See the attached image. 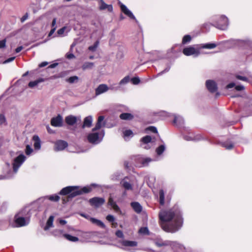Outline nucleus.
Returning <instances> with one entry per match:
<instances>
[{
  "mask_svg": "<svg viewBox=\"0 0 252 252\" xmlns=\"http://www.w3.org/2000/svg\"><path fill=\"white\" fill-rule=\"evenodd\" d=\"M116 235L119 238H123L124 236L123 233L121 230H117L116 232Z\"/></svg>",
  "mask_w": 252,
  "mask_h": 252,
  "instance_id": "obj_50",
  "label": "nucleus"
},
{
  "mask_svg": "<svg viewBox=\"0 0 252 252\" xmlns=\"http://www.w3.org/2000/svg\"><path fill=\"white\" fill-rule=\"evenodd\" d=\"M183 53L187 56H189L191 55H194L195 56H197L200 54V52L198 49H195L194 47L192 46H189L185 48L183 50Z\"/></svg>",
  "mask_w": 252,
  "mask_h": 252,
  "instance_id": "obj_7",
  "label": "nucleus"
},
{
  "mask_svg": "<svg viewBox=\"0 0 252 252\" xmlns=\"http://www.w3.org/2000/svg\"><path fill=\"white\" fill-rule=\"evenodd\" d=\"M217 46L215 43H206L202 46L203 48L205 49H213Z\"/></svg>",
  "mask_w": 252,
  "mask_h": 252,
  "instance_id": "obj_31",
  "label": "nucleus"
},
{
  "mask_svg": "<svg viewBox=\"0 0 252 252\" xmlns=\"http://www.w3.org/2000/svg\"><path fill=\"white\" fill-rule=\"evenodd\" d=\"M164 192L163 189H160L159 191V202L161 205H163L165 203Z\"/></svg>",
  "mask_w": 252,
  "mask_h": 252,
  "instance_id": "obj_26",
  "label": "nucleus"
},
{
  "mask_svg": "<svg viewBox=\"0 0 252 252\" xmlns=\"http://www.w3.org/2000/svg\"><path fill=\"white\" fill-rule=\"evenodd\" d=\"M235 85V84L234 83H230L226 86V89H231L234 87Z\"/></svg>",
  "mask_w": 252,
  "mask_h": 252,
  "instance_id": "obj_62",
  "label": "nucleus"
},
{
  "mask_svg": "<svg viewBox=\"0 0 252 252\" xmlns=\"http://www.w3.org/2000/svg\"><path fill=\"white\" fill-rule=\"evenodd\" d=\"M236 78L237 79H239V80H242V81H248V79L247 77H244V76H241V75H236Z\"/></svg>",
  "mask_w": 252,
  "mask_h": 252,
  "instance_id": "obj_48",
  "label": "nucleus"
},
{
  "mask_svg": "<svg viewBox=\"0 0 252 252\" xmlns=\"http://www.w3.org/2000/svg\"><path fill=\"white\" fill-rule=\"evenodd\" d=\"M105 202V200L102 197H93L89 200V202L91 205L98 207L102 205Z\"/></svg>",
  "mask_w": 252,
  "mask_h": 252,
  "instance_id": "obj_10",
  "label": "nucleus"
},
{
  "mask_svg": "<svg viewBox=\"0 0 252 252\" xmlns=\"http://www.w3.org/2000/svg\"><path fill=\"white\" fill-rule=\"evenodd\" d=\"M222 20L224 21V22H225V25L222 26L221 27H220L219 28V29H221V30H224L225 27H226V23L227 22V19L225 18H222Z\"/></svg>",
  "mask_w": 252,
  "mask_h": 252,
  "instance_id": "obj_61",
  "label": "nucleus"
},
{
  "mask_svg": "<svg viewBox=\"0 0 252 252\" xmlns=\"http://www.w3.org/2000/svg\"><path fill=\"white\" fill-rule=\"evenodd\" d=\"M108 90L107 86L105 84L99 85L95 89V94L96 95L100 94L106 92Z\"/></svg>",
  "mask_w": 252,
  "mask_h": 252,
  "instance_id": "obj_18",
  "label": "nucleus"
},
{
  "mask_svg": "<svg viewBox=\"0 0 252 252\" xmlns=\"http://www.w3.org/2000/svg\"><path fill=\"white\" fill-rule=\"evenodd\" d=\"M66 58H67L68 59H71L74 58L75 56L74 55V54H73L72 53H70V54H67L66 55Z\"/></svg>",
  "mask_w": 252,
  "mask_h": 252,
  "instance_id": "obj_60",
  "label": "nucleus"
},
{
  "mask_svg": "<svg viewBox=\"0 0 252 252\" xmlns=\"http://www.w3.org/2000/svg\"><path fill=\"white\" fill-rule=\"evenodd\" d=\"M119 117L123 120H131L133 119L134 116L132 114L129 113H123L120 114Z\"/></svg>",
  "mask_w": 252,
  "mask_h": 252,
  "instance_id": "obj_24",
  "label": "nucleus"
},
{
  "mask_svg": "<svg viewBox=\"0 0 252 252\" xmlns=\"http://www.w3.org/2000/svg\"><path fill=\"white\" fill-rule=\"evenodd\" d=\"M12 178V174H0V180L10 179Z\"/></svg>",
  "mask_w": 252,
  "mask_h": 252,
  "instance_id": "obj_34",
  "label": "nucleus"
},
{
  "mask_svg": "<svg viewBox=\"0 0 252 252\" xmlns=\"http://www.w3.org/2000/svg\"><path fill=\"white\" fill-rule=\"evenodd\" d=\"M174 246H177L175 252H198L190 247H185L179 243H174Z\"/></svg>",
  "mask_w": 252,
  "mask_h": 252,
  "instance_id": "obj_9",
  "label": "nucleus"
},
{
  "mask_svg": "<svg viewBox=\"0 0 252 252\" xmlns=\"http://www.w3.org/2000/svg\"><path fill=\"white\" fill-rule=\"evenodd\" d=\"M100 5L99 6V9L101 10H105L106 9L109 12L113 11V6L111 4H107L103 1V0H100Z\"/></svg>",
  "mask_w": 252,
  "mask_h": 252,
  "instance_id": "obj_17",
  "label": "nucleus"
},
{
  "mask_svg": "<svg viewBox=\"0 0 252 252\" xmlns=\"http://www.w3.org/2000/svg\"><path fill=\"white\" fill-rule=\"evenodd\" d=\"M147 130H149L153 133H158V130H157V128L153 126H149L147 128Z\"/></svg>",
  "mask_w": 252,
  "mask_h": 252,
  "instance_id": "obj_44",
  "label": "nucleus"
},
{
  "mask_svg": "<svg viewBox=\"0 0 252 252\" xmlns=\"http://www.w3.org/2000/svg\"><path fill=\"white\" fill-rule=\"evenodd\" d=\"M165 150V147L161 145L158 147L156 149V153L158 155H161Z\"/></svg>",
  "mask_w": 252,
  "mask_h": 252,
  "instance_id": "obj_32",
  "label": "nucleus"
},
{
  "mask_svg": "<svg viewBox=\"0 0 252 252\" xmlns=\"http://www.w3.org/2000/svg\"><path fill=\"white\" fill-rule=\"evenodd\" d=\"M32 140L34 142L33 146L35 150H39L41 148V141L39 136L37 135L33 136Z\"/></svg>",
  "mask_w": 252,
  "mask_h": 252,
  "instance_id": "obj_20",
  "label": "nucleus"
},
{
  "mask_svg": "<svg viewBox=\"0 0 252 252\" xmlns=\"http://www.w3.org/2000/svg\"><path fill=\"white\" fill-rule=\"evenodd\" d=\"M65 30V27H63L58 31V33L59 34H62L63 33Z\"/></svg>",
  "mask_w": 252,
  "mask_h": 252,
  "instance_id": "obj_63",
  "label": "nucleus"
},
{
  "mask_svg": "<svg viewBox=\"0 0 252 252\" xmlns=\"http://www.w3.org/2000/svg\"><path fill=\"white\" fill-rule=\"evenodd\" d=\"M63 236L67 240L71 242H76L78 241V238L77 237L73 236L69 234H64Z\"/></svg>",
  "mask_w": 252,
  "mask_h": 252,
  "instance_id": "obj_27",
  "label": "nucleus"
},
{
  "mask_svg": "<svg viewBox=\"0 0 252 252\" xmlns=\"http://www.w3.org/2000/svg\"><path fill=\"white\" fill-rule=\"evenodd\" d=\"M45 80H46V78H39L36 80L30 82L28 84V86L31 88H32L37 85L39 83L43 82Z\"/></svg>",
  "mask_w": 252,
  "mask_h": 252,
  "instance_id": "obj_23",
  "label": "nucleus"
},
{
  "mask_svg": "<svg viewBox=\"0 0 252 252\" xmlns=\"http://www.w3.org/2000/svg\"><path fill=\"white\" fill-rule=\"evenodd\" d=\"M120 7H121V11L125 14H126V15L128 16L131 19H135V16L133 15V14L132 13V12L127 9V8L126 7V6L125 5L122 4L121 5Z\"/></svg>",
  "mask_w": 252,
  "mask_h": 252,
  "instance_id": "obj_16",
  "label": "nucleus"
},
{
  "mask_svg": "<svg viewBox=\"0 0 252 252\" xmlns=\"http://www.w3.org/2000/svg\"><path fill=\"white\" fill-rule=\"evenodd\" d=\"M205 85L207 90L211 93H214L218 90L217 84L213 80H207Z\"/></svg>",
  "mask_w": 252,
  "mask_h": 252,
  "instance_id": "obj_8",
  "label": "nucleus"
},
{
  "mask_svg": "<svg viewBox=\"0 0 252 252\" xmlns=\"http://www.w3.org/2000/svg\"><path fill=\"white\" fill-rule=\"evenodd\" d=\"M159 223L166 232L174 233L182 226L183 218L180 207L175 205L172 208L162 209L158 213Z\"/></svg>",
  "mask_w": 252,
  "mask_h": 252,
  "instance_id": "obj_1",
  "label": "nucleus"
},
{
  "mask_svg": "<svg viewBox=\"0 0 252 252\" xmlns=\"http://www.w3.org/2000/svg\"><path fill=\"white\" fill-rule=\"evenodd\" d=\"M54 217L53 216H50L48 218L46 225L44 227L43 229L46 231L49 229L51 227L53 226V221Z\"/></svg>",
  "mask_w": 252,
  "mask_h": 252,
  "instance_id": "obj_21",
  "label": "nucleus"
},
{
  "mask_svg": "<svg viewBox=\"0 0 252 252\" xmlns=\"http://www.w3.org/2000/svg\"><path fill=\"white\" fill-rule=\"evenodd\" d=\"M65 123L69 126H73L77 122V118L76 116L70 115L65 118Z\"/></svg>",
  "mask_w": 252,
  "mask_h": 252,
  "instance_id": "obj_14",
  "label": "nucleus"
},
{
  "mask_svg": "<svg viewBox=\"0 0 252 252\" xmlns=\"http://www.w3.org/2000/svg\"><path fill=\"white\" fill-rule=\"evenodd\" d=\"M33 152L32 149L29 145H27L26 147L25 153L27 155H30Z\"/></svg>",
  "mask_w": 252,
  "mask_h": 252,
  "instance_id": "obj_36",
  "label": "nucleus"
},
{
  "mask_svg": "<svg viewBox=\"0 0 252 252\" xmlns=\"http://www.w3.org/2000/svg\"><path fill=\"white\" fill-rule=\"evenodd\" d=\"M93 118L91 116H89L84 118L83 125L82 126V128L85 127H91L92 125Z\"/></svg>",
  "mask_w": 252,
  "mask_h": 252,
  "instance_id": "obj_15",
  "label": "nucleus"
},
{
  "mask_svg": "<svg viewBox=\"0 0 252 252\" xmlns=\"http://www.w3.org/2000/svg\"><path fill=\"white\" fill-rule=\"evenodd\" d=\"M129 77L126 76L124 77L121 81H120V84L127 83L129 81Z\"/></svg>",
  "mask_w": 252,
  "mask_h": 252,
  "instance_id": "obj_47",
  "label": "nucleus"
},
{
  "mask_svg": "<svg viewBox=\"0 0 252 252\" xmlns=\"http://www.w3.org/2000/svg\"><path fill=\"white\" fill-rule=\"evenodd\" d=\"M151 161V159L150 158H146L142 159V163L144 166V165H147Z\"/></svg>",
  "mask_w": 252,
  "mask_h": 252,
  "instance_id": "obj_45",
  "label": "nucleus"
},
{
  "mask_svg": "<svg viewBox=\"0 0 252 252\" xmlns=\"http://www.w3.org/2000/svg\"><path fill=\"white\" fill-rule=\"evenodd\" d=\"M62 77V76L61 75H54L50 76L49 78L46 79V80H48V79L53 80V79H55L59 78H61Z\"/></svg>",
  "mask_w": 252,
  "mask_h": 252,
  "instance_id": "obj_51",
  "label": "nucleus"
},
{
  "mask_svg": "<svg viewBox=\"0 0 252 252\" xmlns=\"http://www.w3.org/2000/svg\"><path fill=\"white\" fill-rule=\"evenodd\" d=\"M15 57L9 58L7 59V60H6L5 61H4L3 63H6L11 62L13 61L15 59Z\"/></svg>",
  "mask_w": 252,
  "mask_h": 252,
  "instance_id": "obj_57",
  "label": "nucleus"
},
{
  "mask_svg": "<svg viewBox=\"0 0 252 252\" xmlns=\"http://www.w3.org/2000/svg\"><path fill=\"white\" fill-rule=\"evenodd\" d=\"M63 233V230H56L53 232V234L55 235H59Z\"/></svg>",
  "mask_w": 252,
  "mask_h": 252,
  "instance_id": "obj_55",
  "label": "nucleus"
},
{
  "mask_svg": "<svg viewBox=\"0 0 252 252\" xmlns=\"http://www.w3.org/2000/svg\"><path fill=\"white\" fill-rule=\"evenodd\" d=\"M124 134L125 136L128 137V136L133 135V132L132 131V130H131L130 129L126 130L124 132Z\"/></svg>",
  "mask_w": 252,
  "mask_h": 252,
  "instance_id": "obj_41",
  "label": "nucleus"
},
{
  "mask_svg": "<svg viewBox=\"0 0 252 252\" xmlns=\"http://www.w3.org/2000/svg\"><path fill=\"white\" fill-rule=\"evenodd\" d=\"M97 46V42H96L93 46H91L89 47V49L90 51H94L95 48Z\"/></svg>",
  "mask_w": 252,
  "mask_h": 252,
  "instance_id": "obj_53",
  "label": "nucleus"
},
{
  "mask_svg": "<svg viewBox=\"0 0 252 252\" xmlns=\"http://www.w3.org/2000/svg\"><path fill=\"white\" fill-rule=\"evenodd\" d=\"M104 119V116H100L98 117L97 123L95 126L92 129V131L94 132L95 131L100 129L101 127V123Z\"/></svg>",
  "mask_w": 252,
  "mask_h": 252,
  "instance_id": "obj_22",
  "label": "nucleus"
},
{
  "mask_svg": "<svg viewBox=\"0 0 252 252\" xmlns=\"http://www.w3.org/2000/svg\"><path fill=\"white\" fill-rule=\"evenodd\" d=\"M63 118L60 115L53 117L51 120V125L55 127H61L63 126Z\"/></svg>",
  "mask_w": 252,
  "mask_h": 252,
  "instance_id": "obj_11",
  "label": "nucleus"
},
{
  "mask_svg": "<svg viewBox=\"0 0 252 252\" xmlns=\"http://www.w3.org/2000/svg\"><path fill=\"white\" fill-rule=\"evenodd\" d=\"M55 146L56 151H62L68 146V143L64 140H59L55 142Z\"/></svg>",
  "mask_w": 252,
  "mask_h": 252,
  "instance_id": "obj_12",
  "label": "nucleus"
},
{
  "mask_svg": "<svg viewBox=\"0 0 252 252\" xmlns=\"http://www.w3.org/2000/svg\"><path fill=\"white\" fill-rule=\"evenodd\" d=\"M103 136H101V134L98 132L90 133L87 136V139L89 143L97 144L101 141Z\"/></svg>",
  "mask_w": 252,
  "mask_h": 252,
  "instance_id": "obj_5",
  "label": "nucleus"
},
{
  "mask_svg": "<svg viewBox=\"0 0 252 252\" xmlns=\"http://www.w3.org/2000/svg\"><path fill=\"white\" fill-rule=\"evenodd\" d=\"M96 224L102 228H104L105 227V225L104 223L100 220H98Z\"/></svg>",
  "mask_w": 252,
  "mask_h": 252,
  "instance_id": "obj_49",
  "label": "nucleus"
},
{
  "mask_svg": "<svg viewBox=\"0 0 252 252\" xmlns=\"http://www.w3.org/2000/svg\"><path fill=\"white\" fill-rule=\"evenodd\" d=\"M25 159L26 157L23 154L19 155L14 159V162L13 163V169L14 172H16L17 171L18 169L25 161Z\"/></svg>",
  "mask_w": 252,
  "mask_h": 252,
  "instance_id": "obj_6",
  "label": "nucleus"
},
{
  "mask_svg": "<svg viewBox=\"0 0 252 252\" xmlns=\"http://www.w3.org/2000/svg\"><path fill=\"white\" fill-rule=\"evenodd\" d=\"M123 245L126 247H135L137 245L136 241L124 240L122 242Z\"/></svg>",
  "mask_w": 252,
  "mask_h": 252,
  "instance_id": "obj_25",
  "label": "nucleus"
},
{
  "mask_svg": "<svg viewBox=\"0 0 252 252\" xmlns=\"http://www.w3.org/2000/svg\"><path fill=\"white\" fill-rule=\"evenodd\" d=\"M6 221L5 220H0V230L5 228L6 226Z\"/></svg>",
  "mask_w": 252,
  "mask_h": 252,
  "instance_id": "obj_42",
  "label": "nucleus"
},
{
  "mask_svg": "<svg viewBox=\"0 0 252 252\" xmlns=\"http://www.w3.org/2000/svg\"><path fill=\"white\" fill-rule=\"evenodd\" d=\"M106 219L108 221H109V222H114L115 220L114 217L111 215H108L106 217Z\"/></svg>",
  "mask_w": 252,
  "mask_h": 252,
  "instance_id": "obj_43",
  "label": "nucleus"
},
{
  "mask_svg": "<svg viewBox=\"0 0 252 252\" xmlns=\"http://www.w3.org/2000/svg\"><path fill=\"white\" fill-rule=\"evenodd\" d=\"M97 185L92 184L88 186L84 187L79 189L78 186H68L62 189L59 192L60 195H65L69 194L70 198L74 197L83 193H87L92 190L93 188L97 187Z\"/></svg>",
  "mask_w": 252,
  "mask_h": 252,
  "instance_id": "obj_2",
  "label": "nucleus"
},
{
  "mask_svg": "<svg viewBox=\"0 0 252 252\" xmlns=\"http://www.w3.org/2000/svg\"><path fill=\"white\" fill-rule=\"evenodd\" d=\"M121 184L126 189H132L131 184L125 180L122 181Z\"/></svg>",
  "mask_w": 252,
  "mask_h": 252,
  "instance_id": "obj_28",
  "label": "nucleus"
},
{
  "mask_svg": "<svg viewBox=\"0 0 252 252\" xmlns=\"http://www.w3.org/2000/svg\"><path fill=\"white\" fill-rule=\"evenodd\" d=\"M131 81L133 84L137 85L139 83L140 80L138 77H135L131 78Z\"/></svg>",
  "mask_w": 252,
  "mask_h": 252,
  "instance_id": "obj_38",
  "label": "nucleus"
},
{
  "mask_svg": "<svg viewBox=\"0 0 252 252\" xmlns=\"http://www.w3.org/2000/svg\"><path fill=\"white\" fill-rule=\"evenodd\" d=\"M112 207L116 212L120 211V208H119V207L117 205V204L116 203L115 204H114V206Z\"/></svg>",
  "mask_w": 252,
  "mask_h": 252,
  "instance_id": "obj_58",
  "label": "nucleus"
},
{
  "mask_svg": "<svg viewBox=\"0 0 252 252\" xmlns=\"http://www.w3.org/2000/svg\"><path fill=\"white\" fill-rule=\"evenodd\" d=\"M108 204L111 206L113 207L114 204H116V202L113 200L112 198H110L108 201Z\"/></svg>",
  "mask_w": 252,
  "mask_h": 252,
  "instance_id": "obj_56",
  "label": "nucleus"
},
{
  "mask_svg": "<svg viewBox=\"0 0 252 252\" xmlns=\"http://www.w3.org/2000/svg\"><path fill=\"white\" fill-rule=\"evenodd\" d=\"M138 232L139 233L144 235H148L149 234L148 228L147 227H143L140 228Z\"/></svg>",
  "mask_w": 252,
  "mask_h": 252,
  "instance_id": "obj_33",
  "label": "nucleus"
},
{
  "mask_svg": "<svg viewBox=\"0 0 252 252\" xmlns=\"http://www.w3.org/2000/svg\"><path fill=\"white\" fill-rule=\"evenodd\" d=\"M29 15L28 13H26L23 17L21 18V22L23 23L25 22L28 18Z\"/></svg>",
  "mask_w": 252,
  "mask_h": 252,
  "instance_id": "obj_52",
  "label": "nucleus"
},
{
  "mask_svg": "<svg viewBox=\"0 0 252 252\" xmlns=\"http://www.w3.org/2000/svg\"><path fill=\"white\" fill-rule=\"evenodd\" d=\"M32 208H35L32 204L26 207L15 216V223L17 227H22L28 225L32 213Z\"/></svg>",
  "mask_w": 252,
  "mask_h": 252,
  "instance_id": "obj_3",
  "label": "nucleus"
},
{
  "mask_svg": "<svg viewBox=\"0 0 252 252\" xmlns=\"http://www.w3.org/2000/svg\"><path fill=\"white\" fill-rule=\"evenodd\" d=\"M60 199V197L58 195L56 194H52L39 198L35 202L32 204V206L37 207L38 205H40L41 206L38 207V211H40L41 208L42 206L47 205L48 200L53 202H57Z\"/></svg>",
  "mask_w": 252,
  "mask_h": 252,
  "instance_id": "obj_4",
  "label": "nucleus"
},
{
  "mask_svg": "<svg viewBox=\"0 0 252 252\" xmlns=\"http://www.w3.org/2000/svg\"><path fill=\"white\" fill-rule=\"evenodd\" d=\"M6 123V119L3 114H0V125Z\"/></svg>",
  "mask_w": 252,
  "mask_h": 252,
  "instance_id": "obj_39",
  "label": "nucleus"
},
{
  "mask_svg": "<svg viewBox=\"0 0 252 252\" xmlns=\"http://www.w3.org/2000/svg\"><path fill=\"white\" fill-rule=\"evenodd\" d=\"M223 146L226 149H228V150H231L232 149L233 147H234V145L232 143H224L223 144Z\"/></svg>",
  "mask_w": 252,
  "mask_h": 252,
  "instance_id": "obj_40",
  "label": "nucleus"
},
{
  "mask_svg": "<svg viewBox=\"0 0 252 252\" xmlns=\"http://www.w3.org/2000/svg\"><path fill=\"white\" fill-rule=\"evenodd\" d=\"M152 141V138L149 135H146L143 137H142L141 139V141L144 144H148L151 142Z\"/></svg>",
  "mask_w": 252,
  "mask_h": 252,
  "instance_id": "obj_29",
  "label": "nucleus"
},
{
  "mask_svg": "<svg viewBox=\"0 0 252 252\" xmlns=\"http://www.w3.org/2000/svg\"><path fill=\"white\" fill-rule=\"evenodd\" d=\"M6 39L0 40V49L4 48L6 46Z\"/></svg>",
  "mask_w": 252,
  "mask_h": 252,
  "instance_id": "obj_46",
  "label": "nucleus"
},
{
  "mask_svg": "<svg viewBox=\"0 0 252 252\" xmlns=\"http://www.w3.org/2000/svg\"><path fill=\"white\" fill-rule=\"evenodd\" d=\"M174 243H178L176 242H171L169 241H156V244L158 247H161L163 246H170L175 251L177 246H174Z\"/></svg>",
  "mask_w": 252,
  "mask_h": 252,
  "instance_id": "obj_13",
  "label": "nucleus"
},
{
  "mask_svg": "<svg viewBox=\"0 0 252 252\" xmlns=\"http://www.w3.org/2000/svg\"><path fill=\"white\" fill-rule=\"evenodd\" d=\"M130 205L136 213L139 214L142 212V207L138 202H132L130 203Z\"/></svg>",
  "mask_w": 252,
  "mask_h": 252,
  "instance_id": "obj_19",
  "label": "nucleus"
},
{
  "mask_svg": "<svg viewBox=\"0 0 252 252\" xmlns=\"http://www.w3.org/2000/svg\"><path fill=\"white\" fill-rule=\"evenodd\" d=\"M48 64V62H42L41 63H40L39 64V67H44V66H46Z\"/></svg>",
  "mask_w": 252,
  "mask_h": 252,
  "instance_id": "obj_64",
  "label": "nucleus"
},
{
  "mask_svg": "<svg viewBox=\"0 0 252 252\" xmlns=\"http://www.w3.org/2000/svg\"><path fill=\"white\" fill-rule=\"evenodd\" d=\"M78 77L76 76H73L69 77L66 79V81L69 83H73L75 81L78 80Z\"/></svg>",
  "mask_w": 252,
  "mask_h": 252,
  "instance_id": "obj_35",
  "label": "nucleus"
},
{
  "mask_svg": "<svg viewBox=\"0 0 252 252\" xmlns=\"http://www.w3.org/2000/svg\"><path fill=\"white\" fill-rule=\"evenodd\" d=\"M124 166L126 169L130 170V166L129 165V163L127 161H125L124 162Z\"/></svg>",
  "mask_w": 252,
  "mask_h": 252,
  "instance_id": "obj_59",
  "label": "nucleus"
},
{
  "mask_svg": "<svg viewBox=\"0 0 252 252\" xmlns=\"http://www.w3.org/2000/svg\"><path fill=\"white\" fill-rule=\"evenodd\" d=\"M235 89L238 91H241L244 89V87L243 86L237 85L235 86Z\"/></svg>",
  "mask_w": 252,
  "mask_h": 252,
  "instance_id": "obj_54",
  "label": "nucleus"
},
{
  "mask_svg": "<svg viewBox=\"0 0 252 252\" xmlns=\"http://www.w3.org/2000/svg\"><path fill=\"white\" fill-rule=\"evenodd\" d=\"M94 65V63H87L83 64L82 66L83 69H86L87 68H91Z\"/></svg>",
  "mask_w": 252,
  "mask_h": 252,
  "instance_id": "obj_37",
  "label": "nucleus"
},
{
  "mask_svg": "<svg viewBox=\"0 0 252 252\" xmlns=\"http://www.w3.org/2000/svg\"><path fill=\"white\" fill-rule=\"evenodd\" d=\"M191 40V37L189 35H185L182 39V43L183 44H186L187 43L189 42Z\"/></svg>",
  "mask_w": 252,
  "mask_h": 252,
  "instance_id": "obj_30",
  "label": "nucleus"
}]
</instances>
